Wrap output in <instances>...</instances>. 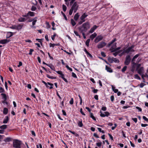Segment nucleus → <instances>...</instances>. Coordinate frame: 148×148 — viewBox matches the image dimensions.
Wrapping results in <instances>:
<instances>
[{"label":"nucleus","mask_w":148,"mask_h":148,"mask_svg":"<svg viewBox=\"0 0 148 148\" xmlns=\"http://www.w3.org/2000/svg\"><path fill=\"white\" fill-rule=\"evenodd\" d=\"M90 27V23L88 22L84 23L82 26L78 27L79 31L81 33H85Z\"/></svg>","instance_id":"obj_1"},{"label":"nucleus","mask_w":148,"mask_h":148,"mask_svg":"<svg viewBox=\"0 0 148 148\" xmlns=\"http://www.w3.org/2000/svg\"><path fill=\"white\" fill-rule=\"evenodd\" d=\"M79 5L77 4V2L75 1L74 3L72 5L70 9L69 10V14L71 15H72L73 11H74V13H76L78 9Z\"/></svg>","instance_id":"obj_2"},{"label":"nucleus","mask_w":148,"mask_h":148,"mask_svg":"<svg viewBox=\"0 0 148 148\" xmlns=\"http://www.w3.org/2000/svg\"><path fill=\"white\" fill-rule=\"evenodd\" d=\"M134 47V45H132L128 48L124 49L122 53V54H123L125 53L128 54L130 52H134V50L133 49Z\"/></svg>","instance_id":"obj_3"},{"label":"nucleus","mask_w":148,"mask_h":148,"mask_svg":"<svg viewBox=\"0 0 148 148\" xmlns=\"http://www.w3.org/2000/svg\"><path fill=\"white\" fill-rule=\"evenodd\" d=\"M21 141L17 139L14 140L13 142V147L15 148H21Z\"/></svg>","instance_id":"obj_4"},{"label":"nucleus","mask_w":148,"mask_h":148,"mask_svg":"<svg viewBox=\"0 0 148 148\" xmlns=\"http://www.w3.org/2000/svg\"><path fill=\"white\" fill-rule=\"evenodd\" d=\"M131 61V56L130 54L127 55L125 57V60L124 62V64L125 65H128L130 62Z\"/></svg>","instance_id":"obj_5"},{"label":"nucleus","mask_w":148,"mask_h":148,"mask_svg":"<svg viewBox=\"0 0 148 148\" xmlns=\"http://www.w3.org/2000/svg\"><path fill=\"white\" fill-rule=\"evenodd\" d=\"M106 45V43L105 42L102 41L100 42L97 45V47L98 49L101 48L105 47Z\"/></svg>","instance_id":"obj_6"},{"label":"nucleus","mask_w":148,"mask_h":148,"mask_svg":"<svg viewBox=\"0 0 148 148\" xmlns=\"http://www.w3.org/2000/svg\"><path fill=\"white\" fill-rule=\"evenodd\" d=\"M103 39V37L101 35L99 36L96 37L95 40L94 42L95 43H97Z\"/></svg>","instance_id":"obj_7"},{"label":"nucleus","mask_w":148,"mask_h":148,"mask_svg":"<svg viewBox=\"0 0 148 148\" xmlns=\"http://www.w3.org/2000/svg\"><path fill=\"white\" fill-rule=\"evenodd\" d=\"M88 16V14L86 13H84L82 16L80 17V19L81 20H85L84 19Z\"/></svg>","instance_id":"obj_8"},{"label":"nucleus","mask_w":148,"mask_h":148,"mask_svg":"<svg viewBox=\"0 0 148 148\" xmlns=\"http://www.w3.org/2000/svg\"><path fill=\"white\" fill-rule=\"evenodd\" d=\"M139 55L140 54H137L133 57L131 61V62L132 64H135L134 62L135 59L137 58L139 56Z\"/></svg>","instance_id":"obj_9"},{"label":"nucleus","mask_w":148,"mask_h":148,"mask_svg":"<svg viewBox=\"0 0 148 148\" xmlns=\"http://www.w3.org/2000/svg\"><path fill=\"white\" fill-rule=\"evenodd\" d=\"M97 27L96 26V25H94V26H93V27L91 28V29L89 31V32L90 33H92L96 29Z\"/></svg>","instance_id":"obj_10"},{"label":"nucleus","mask_w":148,"mask_h":148,"mask_svg":"<svg viewBox=\"0 0 148 148\" xmlns=\"http://www.w3.org/2000/svg\"><path fill=\"white\" fill-rule=\"evenodd\" d=\"M1 95L2 96V98L4 99V101H2V103H4L5 101H6L7 99L6 95L5 93H1Z\"/></svg>","instance_id":"obj_11"},{"label":"nucleus","mask_w":148,"mask_h":148,"mask_svg":"<svg viewBox=\"0 0 148 148\" xmlns=\"http://www.w3.org/2000/svg\"><path fill=\"white\" fill-rule=\"evenodd\" d=\"M144 68L143 67H141L138 70V73L140 75H141L143 73V71L144 70Z\"/></svg>","instance_id":"obj_12"},{"label":"nucleus","mask_w":148,"mask_h":148,"mask_svg":"<svg viewBox=\"0 0 148 148\" xmlns=\"http://www.w3.org/2000/svg\"><path fill=\"white\" fill-rule=\"evenodd\" d=\"M9 42V40L7 39L1 40L0 41V43L2 44H5Z\"/></svg>","instance_id":"obj_13"},{"label":"nucleus","mask_w":148,"mask_h":148,"mask_svg":"<svg viewBox=\"0 0 148 148\" xmlns=\"http://www.w3.org/2000/svg\"><path fill=\"white\" fill-rule=\"evenodd\" d=\"M9 117L8 116H6L5 118L4 119L3 121V123L4 124L7 123L8 120H9Z\"/></svg>","instance_id":"obj_14"},{"label":"nucleus","mask_w":148,"mask_h":148,"mask_svg":"<svg viewBox=\"0 0 148 148\" xmlns=\"http://www.w3.org/2000/svg\"><path fill=\"white\" fill-rule=\"evenodd\" d=\"M106 69L107 71L110 73H112L113 72L112 70L110 67H108L107 66H106Z\"/></svg>","instance_id":"obj_15"},{"label":"nucleus","mask_w":148,"mask_h":148,"mask_svg":"<svg viewBox=\"0 0 148 148\" xmlns=\"http://www.w3.org/2000/svg\"><path fill=\"white\" fill-rule=\"evenodd\" d=\"M13 35V32H8L7 33L6 38H8L11 37Z\"/></svg>","instance_id":"obj_16"},{"label":"nucleus","mask_w":148,"mask_h":148,"mask_svg":"<svg viewBox=\"0 0 148 148\" xmlns=\"http://www.w3.org/2000/svg\"><path fill=\"white\" fill-rule=\"evenodd\" d=\"M79 16V14L78 13H77L76 14H75V15L74 19L75 21H77L78 19V18Z\"/></svg>","instance_id":"obj_17"},{"label":"nucleus","mask_w":148,"mask_h":148,"mask_svg":"<svg viewBox=\"0 0 148 148\" xmlns=\"http://www.w3.org/2000/svg\"><path fill=\"white\" fill-rule=\"evenodd\" d=\"M27 19L24 18L20 17L18 19V21L20 22H23L26 21Z\"/></svg>","instance_id":"obj_18"},{"label":"nucleus","mask_w":148,"mask_h":148,"mask_svg":"<svg viewBox=\"0 0 148 148\" xmlns=\"http://www.w3.org/2000/svg\"><path fill=\"white\" fill-rule=\"evenodd\" d=\"M97 34L96 33H95L94 34H92L90 36V38L92 39V40H93V39L96 37L97 36Z\"/></svg>","instance_id":"obj_19"},{"label":"nucleus","mask_w":148,"mask_h":148,"mask_svg":"<svg viewBox=\"0 0 148 148\" xmlns=\"http://www.w3.org/2000/svg\"><path fill=\"white\" fill-rule=\"evenodd\" d=\"M7 125H3L0 126V128L2 130H5L7 128Z\"/></svg>","instance_id":"obj_20"},{"label":"nucleus","mask_w":148,"mask_h":148,"mask_svg":"<svg viewBox=\"0 0 148 148\" xmlns=\"http://www.w3.org/2000/svg\"><path fill=\"white\" fill-rule=\"evenodd\" d=\"M8 110L7 108H4L3 112L4 114H7L8 113Z\"/></svg>","instance_id":"obj_21"},{"label":"nucleus","mask_w":148,"mask_h":148,"mask_svg":"<svg viewBox=\"0 0 148 148\" xmlns=\"http://www.w3.org/2000/svg\"><path fill=\"white\" fill-rule=\"evenodd\" d=\"M146 76L148 78V75L147 74V73H146L145 75L142 74V75H141L142 78V79L143 80V82H145V79L144 78V77H145Z\"/></svg>","instance_id":"obj_22"},{"label":"nucleus","mask_w":148,"mask_h":148,"mask_svg":"<svg viewBox=\"0 0 148 148\" xmlns=\"http://www.w3.org/2000/svg\"><path fill=\"white\" fill-rule=\"evenodd\" d=\"M29 16H34V12H31V11H29L27 13Z\"/></svg>","instance_id":"obj_23"},{"label":"nucleus","mask_w":148,"mask_h":148,"mask_svg":"<svg viewBox=\"0 0 148 148\" xmlns=\"http://www.w3.org/2000/svg\"><path fill=\"white\" fill-rule=\"evenodd\" d=\"M90 116L91 118L94 120L95 121L96 120V119L94 117V116H93V114L91 112L90 113Z\"/></svg>","instance_id":"obj_24"},{"label":"nucleus","mask_w":148,"mask_h":148,"mask_svg":"<svg viewBox=\"0 0 148 148\" xmlns=\"http://www.w3.org/2000/svg\"><path fill=\"white\" fill-rule=\"evenodd\" d=\"M23 26V25H19L18 26H16V29L19 30L21 29Z\"/></svg>","instance_id":"obj_25"},{"label":"nucleus","mask_w":148,"mask_h":148,"mask_svg":"<svg viewBox=\"0 0 148 148\" xmlns=\"http://www.w3.org/2000/svg\"><path fill=\"white\" fill-rule=\"evenodd\" d=\"M47 65L50 68L53 70L54 71H55L54 69V66L52 65L51 64H47Z\"/></svg>","instance_id":"obj_26"},{"label":"nucleus","mask_w":148,"mask_h":148,"mask_svg":"<svg viewBox=\"0 0 148 148\" xmlns=\"http://www.w3.org/2000/svg\"><path fill=\"white\" fill-rule=\"evenodd\" d=\"M46 76L47 77L51 79H56V77L51 76L49 75L48 74H46Z\"/></svg>","instance_id":"obj_27"},{"label":"nucleus","mask_w":148,"mask_h":148,"mask_svg":"<svg viewBox=\"0 0 148 148\" xmlns=\"http://www.w3.org/2000/svg\"><path fill=\"white\" fill-rule=\"evenodd\" d=\"M11 140V138L10 137H7L4 140V141L5 142H9Z\"/></svg>","instance_id":"obj_28"},{"label":"nucleus","mask_w":148,"mask_h":148,"mask_svg":"<svg viewBox=\"0 0 148 148\" xmlns=\"http://www.w3.org/2000/svg\"><path fill=\"white\" fill-rule=\"evenodd\" d=\"M77 125L79 127H82L83 126V124L82 123V121H79L77 123Z\"/></svg>","instance_id":"obj_29"},{"label":"nucleus","mask_w":148,"mask_h":148,"mask_svg":"<svg viewBox=\"0 0 148 148\" xmlns=\"http://www.w3.org/2000/svg\"><path fill=\"white\" fill-rule=\"evenodd\" d=\"M114 58L113 57L112 58H108V60L109 62L111 63H112L114 62L113 58Z\"/></svg>","instance_id":"obj_30"},{"label":"nucleus","mask_w":148,"mask_h":148,"mask_svg":"<svg viewBox=\"0 0 148 148\" xmlns=\"http://www.w3.org/2000/svg\"><path fill=\"white\" fill-rule=\"evenodd\" d=\"M71 23L73 26H75L76 24L75 22L73 19H71Z\"/></svg>","instance_id":"obj_31"},{"label":"nucleus","mask_w":148,"mask_h":148,"mask_svg":"<svg viewBox=\"0 0 148 148\" xmlns=\"http://www.w3.org/2000/svg\"><path fill=\"white\" fill-rule=\"evenodd\" d=\"M62 9H63V11L64 12H65L67 9L66 7V6L64 4H63L62 5Z\"/></svg>","instance_id":"obj_32"},{"label":"nucleus","mask_w":148,"mask_h":148,"mask_svg":"<svg viewBox=\"0 0 148 148\" xmlns=\"http://www.w3.org/2000/svg\"><path fill=\"white\" fill-rule=\"evenodd\" d=\"M90 39H87L86 42V45L87 46V47H88L89 46V43L90 42Z\"/></svg>","instance_id":"obj_33"},{"label":"nucleus","mask_w":148,"mask_h":148,"mask_svg":"<svg viewBox=\"0 0 148 148\" xmlns=\"http://www.w3.org/2000/svg\"><path fill=\"white\" fill-rule=\"evenodd\" d=\"M36 8L35 7V6H32L31 8V10L32 11H35L36 10Z\"/></svg>","instance_id":"obj_34"},{"label":"nucleus","mask_w":148,"mask_h":148,"mask_svg":"<svg viewBox=\"0 0 148 148\" xmlns=\"http://www.w3.org/2000/svg\"><path fill=\"white\" fill-rule=\"evenodd\" d=\"M5 90L3 88L1 87H0V93H3L5 92Z\"/></svg>","instance_id":"obj_35"},{"label":"nucleus","mask_w":148,"mask_h":148,"mask_svg":"<svg viewBox=\"0 0 148 148\" xmlns=\"http://www.w3.org/2000/svg\"><path fill=\"white\" fill-rule=\"evenodd\" d=\"M114 59V62H115L119 63V60H118L117 58H113Z\"/></svg>","instance_id":"obj_36"},{"label":"nucleus","mask_w":148,"mask_h":148,"mask_svg":"<svg viewBox=\"0 0 148 148\" xmlns=\"http://www.w3.org/2000/svg\"><path fill=\"white\" fill-rule=\"evenodd\" d=\"M47 84L51 86L49 88L50 89H51L53 88V84L49 82H47Z\"/></svg>","instance_id":"obj_37"},{"label":"nucleus","mask_w":148,"mask_h":148,"mask_svg":"<svg viewBox=\"0 0 148 148\" xmlns=\"http://www.w3.org/2000/svg\"><path fill=\"white\" fill-rule=\"evenodd\" d=\"M22 16L24 17H26V19L29 18V16L28 14L27 13V14H26L25 15H23Z\"/></svg>","instance_id":"obj_38"},{"label":"nucleus","mask_w":148,"mask_h":148,"mask_svg":"<svg viewBox=\"0 0 148 148\" xmlns=\"http://www.w3.org/2000/svg\"><path fill=\"white\" fill-rule=\"evenodd\" d=\"M127 68V66H124L123 68L122 69V71L123 72H124L126 71Z\"/></svg>","instance_id":"obj_39"},{"label":"nucleus","mask_w":148,"mask_h":148,"mask_svg":"<svg viewBox=\"0 0 148 148\" xmlns=\"http://www.w3.org/2000/svg\"><path fill=\"white\" fill-rule=\"evenodd\" d=\"M135 78L139 79L140 80V78L139 77V75L138 74H136L135 75Z\"/></svg>","instance_id":"obj_40"},{"label":"nucleus","mask_w":148,"mask_h":148,"mask_svg":"<svg viewBox=\"0 0 148 148\" xmlns=\"http://www.w3.org/2000/svg\"><path fill=\"white\" fill-rule=\"evenodd\" d=\"M61 13L63 15V16L64 17L65 19L66 20H67V19L66 16V15H65V14L62 11H61Z\"/></svg>","instance_id":"obj_41"},{"label":"nucleus","mask_w":148,"mask_h":148,"mask_svg":"<svg viewBox=\"0 0 148 148\" xmlns=\"http://www.w3.org/2000/svg\"><path fill=\"white\" fill-rule=\"evenodd\" d=\"M56 35V33H54L53 35L51 37V38L53 40L55 38V37Z\"/></svg>","instance_id":"obj_42"},{"label":"nucleus","mask_w":148,"mask_h":148,"mask_svg":"<svg viewBox=\"0 0 148 148\" xmlns=\"http://www.w3.org/2000/svg\"><path fill=\"white\" fill-rule=\"evenodd\" d=\"M69 103L70 104L72 105L73 104V98H71V100H70L69 101Z\"/></svg>","instance_id":"obj_43"},{"label":"nucleus","mask_w":148,"mask_h":148,"mask_svg":"<svg viewBox=\"0 0 148 148\" xmlns=\"http://www.w3.org/2000/svg\"><path fill=\"white\" fill-rule=\"evenodd\" d=\"M110 49L111 50L112 52H114L116 51V50L115 49H115L113 48L112 47Z\"/></svg>","instance_id":"obj_44"},{"label":"nucleus","mask_w":148,"mask_h":148,"mask_svg":"<svg viewBox=\"0 0 148 148\" xmlns=\"http://www.w3.org/2000/svg\"><path fill=\"white\" fill-rule=\"evenodd\" d=\"M66 68L69 70H70V71H72L73 70H72V69H71V68H70L69 67V66L68 65H67L66 66Z\"/></svg>","instance_id":"obj_45"},{"label":"nucleus","mask_w":148,"mask_h":148,"mask_svg":"<svg viewBox=\"0 0 148 148\" xmlns=\"http://www.w3.org/2000/svg\"><path fill=\"white\" fill-rule=\"evenodd\" d=\"M102 144V143L101 142L98 143H96V145L97 146L99 147H100Z\"/></svg>","instance_id":"obj_46"},{"label":"nucleus","mask_w":148,"mask_h":148,"mask_svg":"<svg viewBox=\"0 0 148 148\" xmlns=\"http://www.w3.org/2000/svg\"><path fill=\"white\" fill-rule=\"evenodd\" d=\"M74 33L76 36H79V38H80V36L79 34L77 32L74 31Z\"/></svg>","instance_id":"obj_47"},{"label":"nucleus","mask_w":148,"mask_h":148,"mask_svg":"<svg viewBox=\"0 0 148 148\" xmlns=\"http://www.w3.org/2000/svg\"><path fill=\"white\" fill-rule=\"evenodd\" d=\"M34 50L33 49H30L29 50V54L30 55L32 54V52L34 51Z\"/></svg>","instance_id":"obj_48"},{"label":"nucleus","mask_w":148,"mask_h":148,"mask_svg":"<svg viewBox=\"0 0 148 148\" xmlns=\"http://www.w3.org/2000/svg\"><path fill=\"white\" fill-rule=\"evenodd\" d=\"M72 76L74 78H77V76L76 74L73 72L72 73Z\"/></svg>","instance_id":"obj_49"},{"label":"nucleus","mask_w":148,"mask_h":148,"mask_svg":"<svg viewBox=\"0 0 148 148\" xmlns=\"http://www.w3.org/2000/svg\"><path fill=\"white\" fill-rule=\"evenodd\" d=\"M80 112L82 115L84 116L85 115V114L84 113V112L82 111V108H81L80 109Z\"/></svg>","instance_id":"obj_50"},{"label":"nucleus","mask_w":148,"mask_h":148,"mask_svg":"<svg viewBox=\"0 0 148 148\" xmlns=\"http://www.w3.org/2000/svg\"><path fill=\"white\" fill-rule=\"evenodd\" d=\"M100 112L101 113V114L100 115V116L102 117H104L105 116V114L102 113L101 111H100Z\"/></svg>","instance_id":"obj_51"},{"label":"nucleus","mask_w":148,"mask_h":148,"mask_svg":"<svg viewBox=\"0 0 148 148\" xmlns=\"http://www.w3.org/2000/svg\"><path fill=\"white\" fill-rule=\"evenodd\" d=\"M105 116H108L109 115L110 113L108 112H104Z\"/></svg>","instance_id":"obj_52"},{"label":"nucleus","mask_w":148,"mask_h":148,"mask_svg":"<svg viewBox=\"0 0 148 148\" xmlns=\"http://www.w3.org/2000/svg\"><path fill=\"white\" fill-rule=\"evenodd\" d=\"M85 20H81V21H80L79 22L78 24L79 25H81L84 22H85Z\"/></svg>","instance_id":"obj_53"},{"label":"nucleus","mask_w":148,"mask_h":148,"mask_svg":"<svg viewBox=\"0 0 148 148\" xmlns=\"http://www.w3.org/2000/svg\"><path fill=\"white\" fill-rule=\"evenodd\" d=\"M145 84H144L143 83H141L140 85L139 86L140 88H143Z\"/></svg>","instance_id":"obj_54"},{"label":"nucleus","mask_w":148,"mask_h":148,"mask_svg":"<svg viewBox=\"0 0 148 148\" xmlns=\"http://www.w3.org/2000/svg\"><path fill=\"white\" fill-rule=\"evenodd\" d=\"M79 98L80 99V105H82V97H81L80 96V95H79Z\"/></svg>","instance_id":"obj_55"},{"label":"nucleus","mask_w":148,"mask_h":148,"mask_svg":"<svg viewBox=\"0 0 148 148\" xmlns=\"http://www.w3.org/2000/svg\"><path fill=\"white\" fill-rule=\"evenodd\" d=\"M37 21L36 19H34V20L32 23L33 25H34L36 23V22Z\"/></svg>","instance_id":"obj_56"},{"label":"nucleus","mask_w":148,"mask_h":148,"mask_svg":"<svg viewBox=\"0 0 148 148\" xmlns=\"http://www.w3.org/2000/svg\"><path fill=\"white\" fill-rule=\"evenodd\" d=\"M49 45H50V47H54V46H55V44H52L51 43L49 44Z\"/></svg>","instance_id":"obj_57"},{"label":"nucleus","mask_w":148,"mask_h":148,"mask_svg":"<svg viewBox=\"0 0 148 148\" xmlns=\"http://www.w3.org/2000/svg\"><path fill=\"white\" fill-rule=\"evenodd\" d=\"M108 135L109 136V137L110 138V139L112 140H113V137L110 134L108 133Z\"/></svg>","instance_id":"obj_58"},{"label":"nucleus","mask_w":148,"mask_h":148,"mask_svg":"<svg viewBox=\"0 0 148 148\" xmlns=\"http://www.w3.org/2000/svg\"><path fill=\"white\" fill-rule=\"evenodd\" d=\"M111 100L113 102L114 99V96L113 95H112L110 97Z\"/></svg>","instance_id":"obj_59"},{"label":"nucleus","mask_w":148,"mask_h":148,"mask_svg":"<svg viewBox=\"0 0 148 148\" xmlns=\"http://www.w3.org/2000/svg\"><path fill=\"white\" fill-rule=\"evenodd\" d=\"M92 88L93 89H94L93 92L94 93H96L97 92L98 90L94 89V88L92 87Z\"/></svg>","instance_id":"obj_60"},{"label":"nucleus","mask_w":148,"mask_h":148,"mask_svg":"<svg viewBox=\"0 0 148 148\" xmlns=\"http://www.w3.org/2000/svg\"><path fill=\"white\" fill-rule=\"evenodd\" d=\"M93 136H95V137L96 138H99V136L96 133H94L93 134Z\"/></svg>","instance_id":"obj_61"},{"label":"nucleus","mask_w":148,"mask_h":148,"mask_svg":"<svg viewBox=\"0 0 148 148\" xmlns=\"http://www.w3.org/2000/svg\"><path fill=\"white\" fill-rule=\"evenodd\" d=\"M101 54L103 57H105L106 56V54L103 52H101Z\"/></svg>","instance_id":"obj_62"},{"label":"nucleus","mask_w":148,"mask_h":148,"mask_svg":"<svg viewBox=\"0 0 148 148\" xmlns=\"http://www.w3.org/2000/svg\"><path fill=\"white\" fill-rule=\"evenodd\" d=\"M132 120L134 121L135 123H136L137 122V119L136 118H132Z\"/></svg>","instance_id":"obj_63"},{"label":"nucleus","mask_w":148,"mask_h":148,"mask_svg":"<svg viewBox=\"0 0 148 148\" xmlns=\"http://www.w3.org/2000/svg\"><path fill=\"white\" fill-rule=\"evenodd\" d=\"M143 119L145 121H147L148 120V119L145 116H143Z\"/></svg>","instance_id":"obj_64"}]
</instances>
